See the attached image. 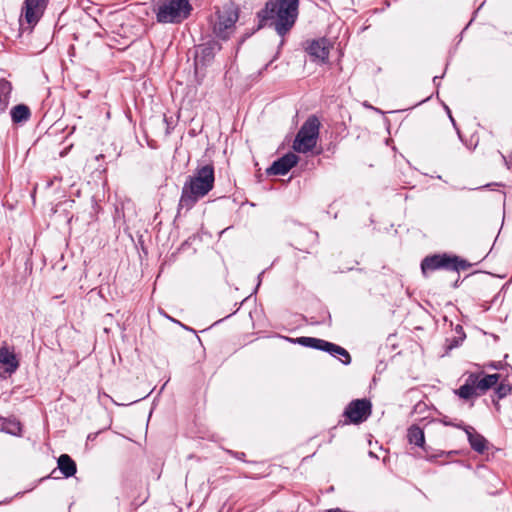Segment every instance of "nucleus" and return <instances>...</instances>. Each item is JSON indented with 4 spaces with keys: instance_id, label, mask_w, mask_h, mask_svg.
Here are the masks:
<instances>
[{
    "instance_id": "obj_28",
    "label": "nucleus",
    "mask_w": 512,
    "mask_h": 512,
    "mask_svg": "<svg viewBox=\"0 0 512 512\" xmlns=\"http://www.w3.org/2000/svg\"><path fill=\"white\" fill-rule=\"evenodd\" d=\"M493 403H494V405L496 406L497 409L500 408V405H499L498 401L493 400Z\"/></svg>"
},
{
    "instance_id": "obj_18",
    "label": "nucleus",
    "mask_w": 512,
    "mask_h": 512,
    "mask_svg": "<svg viewBox=\"0 0 512 512\" xmlns=\"http://www.w3.org/2000/svg\"><path fill=\"white\" fill-rule=\"evenodd\" d=\"M58 468L64 477L69 478L75 475L77 471L75 461L67 454H62L58 458Z\"/></svg>"
},
{
    "instance_id": "obj_3",
    "label": "nucleus",
    "mask_w": 512,
    "mask_h": 512,
    "mask_svg": "<svg viewBox=\"0 0 512 512\" xmlns=\"http://www.w3.org/2000/svg\"><path fill=\"white\" fill-rule=\"evenodd\" d=\"M192 10L190 0H158L154 6L156 20L161 24H180L190 17Z\"/></svg>"
},
{
    "instance_id": "obj_10",
    "label": "nucleus",
    "mask_w": 512,
    "mask_h": 512,
    "mask_svg": "<svg viewBox=\"0 0 512 512\" xmlns=\"http://www.w3.org/2000/svg\"><path fill=\"white\" fill-rule=\"evenodd\" d=\"M305 51L309 54L313 61L325 63L329 58L330 45L326 38L314 39L307 41Z\"/></svg>"
},
{
    "instance_id": "obj_11",
    "label": "nucleus",
    "mask_w": 512,
    "mask_h": 512,
    "mask_svg": "<svg viewBox=\"0 0 512 512\" xmlns=\"http://www.w3.org/2000/svg\"><path fill=\"white\" fill-rule=\"evenodd\" d=\"M49 0H25L24 17L29 25H36L43 16Z\"/></svg>"
},
{
    "instance_id": "obj_22",
    "label": "nucleus",
    "mask_w": 512,
    "mask_h": 512,
    "mask_svg": "<svg viewBox=\"0 0 512 512\" xmlns=\"http://www.w3.org/2000/svg\"><path fill=\"white\" fill-rule=\"evenodd\" d=\"M467 434L471 448L478 453H483L487 448V440L475 432H467Z\"/></svg>"
},
{
    "instance_id": "obj_25",
    "label": "nucleus",
    "mask_w": 512,
    "mask_h": 512,
    "mask_svg": "<svg viewBox=\"0 0 512 512\" xmlns=\"http://www.w3.org/2000/svg\"><path fill=\"white\" fill-rule=\"evenodd\" d=\"M501 362H491L488 367H491V368H494V369H499L501 367Z\"/></svg>"
},
{
    "instance_id": "obj_23",
    "label": "nucleus",
    "mask_w": 512,
    "mask_h": 512,
    "mask_svg": "<svg viewBox=\"0 0 512 512\" xmlns=\"http://www.w3.org/2000/svg\"><path fill=\"white\" fill-rule=\"evenodd\" d=\"M495 386L496 387H495L494 392H495L498 400L506 397L512 391V386L509 383H506L504 381L500 382L499 384L497 383Z\"/></svg>"
},
{
    "instance_id": "obj_15",
    "label": "nucleus",
    "mask_w": 512,
    "mask_h": 512,
    "mask_svg": "<svg viewBox=\"0 0 512 512\" xmlns=\"http://www.w3.org/2000/svg\"><path fill=\"white\" fill-rule=\"evenodd\" d=\"M128 497L131 498L129 511L133 512L148 500L149 495L147 490L142 485H135L131 488Z\"/></svg>"
},
{
    "instance_id": "obj_9",
    "label": "nucleus",
    "mask_w": 512,
    "mask_h": 512,
    "mask_svg": "<svg viewBox=\"0 0 512 512\" xmlns=\"http://www.w3.org/2000/svg\"><path fill=\"white\" fill-rule=\"evenodd\" d=\"M372 412V404L368 399L352 400L344 410V416L350 423L364 422Z\"/></svg>"
},
{
    "instance_id": "obj_6",
    "label": "nucleus",
    "mask_w": 512,
    "mask_h": 512,
    "mask_svg": "<svg viewBox=\"0 0 512 512\" xmlns=\"http://www.w3.org/2000/svg\"><path fill=\"white\" fill-rule=\"evenodd\" d=\"M470 267L471 264L467 260L447 253L429 255L421 261V272L425 277L437 270L459 272Z\"/></svg>"
},
{
    "instance_id": "obj_24",
    "label": "nucleus",
    "mask_w": 512,
    "mask_h": 512,
    "mask_svg": "<svg viewBox=\"0 0 512 512\" xmlns=\"http://www.w3.org/2000/svg\"><path fill=\"white\" fill-rule=\"evenodd\" d=\"M227 453L229 455H231L232 457L238 459V460H241V461H246L245 460V457H246V454L244 452H238V451H233V450H227Z\"/></svg>"
},
{
    "instance_id": "obj_1",
    "label": "nucleus",
    "mask_w": 512,
    "mask_h": 512,
    "mask_svg": "<svg viewBox=\"0 0 512 512\" xmlns=\"http://www.w3.org/2000/svg\"><path fill=\"white\" fill-rule=\"evenodd\" d=\"M299 14V0H268L265 6L257 12L259 28H262L268 20H273L276 33L282 37L279 48L273 59L264 67L265 70L280 55V49L284 45V37L294 27Z\"/></svg>"
},
{
    "instance_id": "obj_21",
    "label": "nucleus",
    "mask_w": 512,
    "mask_h": 512,
    "mask_svg": "<svg viewBox=\"0 0 512 512\" xmlns=\"http://www.w3.org/2000/svg\"><path fill=\"white\" fill-rule=\"evenodd\" d=\"M407 438L410 444H414L418 447H423L425 443V436L423 430L417 426L412 425L407 432Z\"/></svg>"
},
{
    "instance_id": "obj_16",
    "label": "nucleus",
    "mask_w": 512,
    "mask_h": 512,
    "mask_svg": "<svg viewBox=\"0 0 512 512\" xmlns=\"http://www.w3.org/2000/svg\"><path fill=\"white\" fill-rule=\"evenodd\" d=\"M1 365L4 366V372L8 374L14 373L19 366L15 354L5 347L0 348V366Z\"/></svg>"
},
{
    "instance_id": "obj_27",
    "label": "nucleus",
    "mask_w": 512,
    "mask_h": 512,
    "mask_svg": "<svg viewBox=\"0 0 512 512\" xmlns=\"http://www.w3.org/2000/svg\"><path fill=\"white\" fill-rule=\"evenodd\" d=\"M101 158H104L103 154H99V155L96 156V160H101Z\"/></svg>"
},
{
    "instance_id": "obj_19",
    "label": "nucleus",
    "mask_w": 512,
    "mask_h": 512,
    "mask_svg": "<svg viewBox=\"0 0 512 512\" xmlns=\"http://www.w3.org/2000/svg\"><path fill=\"white\" fill-rule=\"evenodd\" d=\"M12 84L8 80L0 79V114L6 112L11 98Z\"/></svg>"
},
{
    "instance_id": "obj_5",
    "label": "nucleus",
    "mask_w": 512,
    "mask_h": 512,
    "mask_svg": "<svg viewBox=\"0 0 512 512\" xmlns=\"http://www.w3.org/2000/svg\"><path fill=\"white\" fill-rule=\"evenodd\" d=\"M500 374L470 373L465 383L456 390V394L464 400L481 396L494 387L500 380Z\"/></svg>"
},
{
    "instance_id": "obj_8",
    "label": "nucleus",
    "mask_w": 512,
    "mask_h": 512,
    "mask_svg": "<svg viewBox=\"0 0 512 512\" xmlns=\"http://www.w3.org/2000/svg\"><path fill=\"white\" fill-rule=\"evenodd\" d=\"M296 343H298L301 346L313 348L316 350H321L329 353L332 356H342L344 359H342V363L345 365H348L351 363V356L349 352L344 349L343 347L334 344L332 342L320 339V338H314V337H298L295 340Z\"/></svg>"
},
{
    "instance_id": "obj_4",
    "label": "nucleus",
    "mask_w": 512,
    "mask_h": 512,
    "mask_svg": "<svg viewBox=\"0 0 512 512\" xmlns=\"http://www.w3.org/2000/svg\"><path fill=\"white\" fill-rule=\"evenodd\" d=\"M239 12L238 6L234 3L225 4L222 8L217 9L210 20L214 36L223 41L228 40L235 32Z\"/></svg>"
},
{
    "instance_id": "obj_13",
    "label": "nucleus",
    "mask_w": 512,
    "mask_h": 512,
    "mask_svg": "<svg viewBox=\"0 0 512 512\" xmlns=\"http://www.w3.org/2000/svg\"><path fill=\"white\" fill-rule=\"evenodd\" d=\"M297 162L298 156L289 152L274 161L267 169V173L270 175H285L297 164Z\"/></svg>"
},
{
    "instance_id": "obj_2",
    "label": "nucleus",
    "mask_w": 512,
    "mask_h": 512,
    "mask_svg": "<svg viewBox=\"0 0 512 512\" xmlns=\"http://www.w3.org/2000/svg\"><path fill=\"white\" fill-rule=\"evenodd\" d=\"M215 175L213 164L198 166L194 174L189 176L181 191L178 203V211L185 209L189 211L214 187Z\"/></svg>"
},
{
    "instance_id": "obj_14",
    "label": "nucleus",
    "mask_w": 512,
    "mask_h": 512,
    "mask_svg": "<svg viewBox=\"0 0 512 512\" xmlns=\"http://www.w3.org/2000/svg\"><path fill=\"white\" fill-rule=\"evenodd\" d=\"M317 240L318 233L308 229H302L297 233L294 239V247L299 251L310 253V250L315 246Z\"/></svg>"
},
{
    "instance_id": "obj_26",
    "label": "nucleus",
    "mask_w": 512,
    "mask_h": 512,
    "mask_svg": "<svg viewBox=\"0 0 512 512\" xmlns=\"http://www.w3.org/2000/svg\"><path fill=\"white\" fill-rule=\"evenodd\" d=\"M326 512H344V511L341 510L340 508H332V509L327 510Z\"/></svg>"
},
{
    "instance_id": "obj_29",
    "label": "nucleus",
    "mask_w": 512,
    "mask_h": 512,
    "mask_svg": "<svg viewBox=\"0 0 512 512\" xmlns=\"http://www.w3.org/2000/svg\"><path fill=\"white\" fill-rule=\"evenodd\" d=\"M438 79H439V77L434 76V78H433V82H434V83H436V81H437Z\"/></svg>"
},
{
    "instance_id": "obj_7",
    "label": "nucleus",
    "mask_w": 512,
    "mask_h": 512,
    "mask_svg": "<svg viewBox=\"0 0 512 512\" xmlns=\"http://www.w3.org/2000/svg\"><path fill=\"white\" fill-rule=\"evenodd\" d=\"M320 126L319 118L316 115H310L297 132L292 144L293 149L298 153L312 151L319 138Z\"/></svg>"
},
{
    "instance_id": "obj_17",
    "label": "nucleus",
    "mask_w": 512,
    "mask_h": 512,
    "mask_svg": "<svg viewBox=\"0 0 512 512\" xmlns=\"http://www.w3.org/2000/svg\"><path fill=\"white\" fill-rule=\"evenodd\" d=\"M13 124H23L31 118V110L25 104H17L10 110Z\"/></svg>"
},
{
    "instance_id": "obj_12",
    "label": "nucleus",
    "mask_w": 512,
    "mask_h": 512,
    "mask_svg": "<svg viewBox=\"0 0 512 512\" xmlns=\"http://www.w3.org/2000/svg\"><path fill=\"white\" fill-rule=\"evenodd\" d=\"M221 48V44L216 40H209L199 45L196 51V62L203 66L210 64Z\"/></svg>"
},
{
    "instance_id": "obj_20",
    "label": "nucleus",
    "mask_w": 512,
    "mask_h": 512,
    "mask_svg": "<svg viewBox=\"0 0 512 512\" xmlns=\"http://www.w3.org/2000/svg\"><path fill=\"white\" fill-rule=\"evenodd\" d=\"M0 430L11 435H20L22 427L21 423L16 418L0 416Z\"/></svg>"
}]
</instances>
